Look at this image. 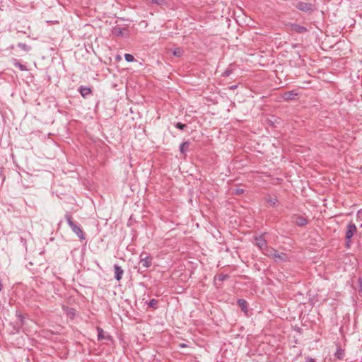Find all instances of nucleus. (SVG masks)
I'll return each mask as SVG.
<instances>
[{
    "label": "nucleus",
    "mask_w": 362,
    "mask_h": 362,
    "mask_svg": "<svg viewBox=\"0 0 362 362\" xmlns=\"http://www.w3.org/2000/svg\"><path fill=\"white\" fill-rule=\"evenodd\" d=\"M264 255L273 259L276 262H284L288 260V257L286 253H279L274 248H269Z\"/></svg>",
    "instance_id": "1"
},
{
    "label": "nucleus",
    "mask_w": 362,
    "mask_h": 362,
    "mask_svg": "<svg viewBox=\"0 0 362 362\" xmlns=\"http://www.w3.org/2000/svg\"><path fill=\"white\" fill-rule=\"evenodd\" d=\"M65 218L69 226L71 227L72 231L76 234L80 240H84L85 234L83 230L76 223L73 221L71 215L70 214H66L65 215Z\"/></svg>",
    "instance_id": "2"
},
{
    "label": "nucleus",
    "mask_w": 362,
    "mask_h": 362,
    "mask_svg": "<svg viewBox=\"0 0 362 362\" xmlns=\"http://www.w3.org/2000/svg\"><path fill=\"white\" fill-rule=\"evenodd\" d=\"M357 232V228L356 225L353 223H349L346 226V245L347 247H350L351 244V238L354 236V234Z\"/></svg>",
    "instance_id": "3"
},
{
    "label": "nucleus",
    "mask_w": 362,
    "mask_h": 362,
    "mask_svg": "<svg viewBox=\"0 0 362 362\" xmlns=\"http://www.w3.org/2000/svg\"><path fill=\"white\" fill-rule=\"evenodd\" d=\"M255 244L263 252L264 254V252H267L269 248L267 246V240L263 237V235L255 238Z\"/></svg>",
    "instance_id": "4"
},
{
    "label": "nucleus",
    "mask_w": 362,
    "mask_h": 362,
    "mask_svg": "<svg viewBox=\"0 0 362 362\" xmlns=\"http://www.w3.org/2000/svg\"><path fill=\"white\" fill-rule=\"evenodd\" d=\"M139 264L146 270L152 264V257L148 256L146 253H141L140 255Z\"/></svg>",
    "instance_id": "5"
},
{
    "label": "nucleus",
    "mask_w": 362,
    "mask_h": 362,
    "mask_svg": "<svg viewBox=\"0 0 362 362\" xmlns=\"http://www.w3.org/2000/svg\"><path fill=\"white\" fill-rule=\"evenodd\" d=\"M296 7L300 11L308 13L312 12L315 9V7L313 4L303 1L298 2L296 4Z\"/></svg>",
    "instance_id": "6"
},
{
    "label": "nucleus",
    "mask_w": 362,
    "mask_h": 362,
    "mask_svg": "<svg viewBox=\"0 0 362 362\" xmlns=\"http://www.w3.org/2000/svg\"><path fill=\"white\" fill-rule=\"evenodd\" d=\"M292 222L298 226H303L308 223V220L300 215H294L292 216Z\"/></svg>",
    "instance_id": "7"
},
{
    "label": "nucleus",
    "mask_w": 362,
    "mask_h": 362,
    "mask_svg": "<svg viewBox=\"0 0 362 362\" xmlns=\"http://www.w3.org/2000/svg\"><path fill=\"white\" fill-rule=\"evenodd\" d=\"M289 26L291 28V31L296 33L303 34L308 31V29L305 27L300 25L296 23H291L289 25Z\"/></svg>",
    "instance_id": "8"
},
{
    "label": "nucleus",
    "mask_w": 362,
    "mask_h": 362,
    "mask_svg": "<svg viewBox=\"0 0 362 362\" xmlns=\"http://www.w3.org/2000/svg\"><path fill=\"white\" fill-rule=\"evenodd\" d=\"M114 270H115V278L117 281H120L124 274V270L122 269L121 267H119L117 264L114 265Z\"/></svg>",
    "instance_id": "9"
},
{
    "label": "nucleus",
    "mask_w": 362,
    "mask_h": 362,
    "mask_svg": "<svg viewBox=\"0 0 362 362\" xmlns=\"http://www.w3.org/2000/svg\"><path fill=\"white\" fill-rule=\"evenodd\" d=\"M298 95L294 90L287 91L283 94V98L286 100H291L295 99V98Z\"/></svg>",
    "instance_id": "10"
},
{
    "label": "nucleus",
    "mask_w": 362,
    "mask_h": 362,
    "mask_svg": "<svg viewBox=\"0 0 362 362\" xmlns=\"http://www.w3.org/2000/svg\"><path fill=\"white\" fill-rule=\"evenodd\" d=\"M78 91L80 92V93L81 94V95L83 97V98H86L87 97V95H90V93H91V89L89 87H86V86H80V88H78Z\"/></svg>",
    "instance_id": "11"
},
{
    "label": "nucleus",
    "mask_w": 362,
    "mask_h": 362,
    "mask_svg": "<svg viewBox=\"0 0 362 362\" xmlns=\"http://www.w3.org/2000/svg\"><path fill=\"white\" fill-rule=\"evenodd\" d=\"M190 143L189 141H185L180 146V151L182 153L185 154L189 150Z\"/></svg>",
    "instance_id": "12"
},
{
    "label": "nucleus",
    "mask_w": 362,
    "mask_h": 362,
    "mask_svg": "<svg viewBox=\"0 0 362 362\" xmlns=\"http://www.w3.org/2000/svg\"><path fill=\"white\" fill-rule=\"evenodd\" d=\"M12 62H13V65L19 68L21 71H27L28 70L26 66L25 65L21 64L18 59L13 58Z\"/></svg>",
    "instance_id": "13"
},
{
    "label": "nucleus",
    "mask_w": 362,
    "mask_h": 362,
    "mask_svg": "<svg viewBox=\"0 0 362 362\" xmlns=\"http://www.w3.org/2000/svg\"><path fill=\"white\" fill-rule=\"evenodd\" d=\"M238 305L241 308L242 310L244 312H247V303L243 299L238 300Z\"/></svg>",
    "instance_id": "14"
},
{
    "label": "nucleus",
    "mask_w": 362,
    "mask_h": 362,
    "mask_svg": "<svg viewBox=\"0 0 362 362\" xmlns=\"http://www.w3.org/2000/svg\"><path fill=\"white\" fill-rule=\"evenodd\" d=\"M112 33L116 36H122L124 34V28L121 27H115L112 29Z\"/></svg>",
    "instance_id": "15"
},
{
    "label": "nucleus",
    "mask_w": 362,
    "mask_h": 362,
    "mask_svg": "<svg viewBox=\"0 0 362 362\" xmlns=\"http://www.w3.org/2000/svg\"><path fill=\"white\" fill-rule=\"evenodd\" d=\"M97 331H98V340H102L103 339H110V337H105V335H104V331L102 328L98 327H97Z\"/></svg>",
    "instance_id": "16"
},
{
    "label": "nucleus",
    "mask_w": 362,
    "mask_h": 362,
    "mask_svg": "<svg viewBox=\"0 0 362 362\" xmlns=\"http://www.w3.org/2000/svg\"><path fill=\"white\" fill-rule=\"evenodd\" d=\"M334 356L339 359H342L344 356V351L342 349L339 347V348H337V349L334 354Z\"/></svg>",
    "instance_id": "17"
},
{
    "label": "nucleus",
    "mask_w": 362,
    "mask_h": 362,
    "mask_svg": "<svg viewBox=\"0 0 362 362\" xmlns=\"http://www.w3.org/2000/svg\"><path fill=\"white\" fill-rule=\"evenodd\" d=\"M183 52L184 51L182 48L177 47L173 50V54L174 56L180 57L183 54Z\"/></svg>",
    "instance_id": "18"
},
{
    "label": "nucleus",
    "mask_w": 362,
    "mask_h": 362,
    "mask_svg": "<svg viewBox=\"0 0 362 362\" xmlns=\"http://www.w3.org/2000/svg\"><path fill=\"white\" fill-rule=\"evenodd\" d=\"M18 47L25 52H28L30 49V47L28 45L22 42H19L18 44Z\"/></svg>",
    "instance_id": "19"
},
{
    "label": "nucleus",
    "mask_w": 362,
    "mask_h": 362,
    "mask_svg": "<svg viewBox=\"0 0 362 362\" xmlns=\"http://www.w3.org/2000/svg\"><path fill=\"white\" fill-rule=\"evenodd\" d=\"M124 59L128 62H132L134 60V56L131 54H125Z\"/></svg>",
    "instance_id": "20"
},
{
    "label": "nucleus",
    "mask_w": 362,
    "mask_h": 362,
    "mask_svg": "<svg viewBox=\"0 0 362 362\" xmlns=\"http://www.w3.org/2000/svg\"><path fill=\"white\" fill-rule=\"evenodd\" d=\"M267 202L271 205V206H276V204L278 203V200L276 198H269L267 199Z\"/></svg>",
    "instance_id": "21"
},
{
    "label": "nucleus",
    "mask_w": 362,
    "mask_h": 362,
    "mask_svg": "<svg viewBox=\"0 0 362 362\" xmlns=\"http://www.w3.org/2000/svg\"><path fill=\"white\" fill-rule=\"evenodd\" d=\"M157 303H158V301L156 299H151L148 302V305L151 308H156V305H157Z\"/></svg>",
    "instance_id": "22"
},
{
    "label": "nucleus",
    "mask_w": 362,
    "mask_h": 362,
    "mask_svg": "<svg viewBox=\"0 0 362 362\" xmlns=\"http://www.w3.org/2000/svg\"><path fill=\"white\" fill-rule=\"evenodd\" d=\"M175 126L176 128L180 129L181 130H183L186 127V124H182L180 122L176 123Z\"/></svg>",
    "instance_id": "23"
},
{
    "label": "nucleus",
    "mask_w": 362,
    "mask_h": 362,
    "mask_svg": "<svg viewBox=\"0 0 362 362\" xmlns=\"http://www.w3.org/2000/svg\"><path fill=\"white\" fill-rule=\"evenodd\" d=\"M244 192V190L240 188H237L235 191V194L238 195H240Z\"/></svg>",
    "instance_id": "24"
},
{
    "label": "nucleus",
    "mask_w": 362,
    "mask_h": 362,
    "mask_svg": "<svg viewBox=\"0 0 362 362\" xmlns=\"http://www.w3.org/2000/svg\"><path fill=\"white\" fill-rule=\"evenodd\" d=\"M153 3L157 4H162L164 3V0H151Z\"/></svg>",
    "instance_id": "25"
},
{
    "label": "nucleus",
    "mask_w": 362,
    "mask_h": 362,
    "mask_svg": "<svg viewBox=\"0 0 362 362\" xmlns=\"http://www.w3.org/2000/svg\"><path fill=\"white\" fill-rule=\"evenodd\" d=\"M305 362H316V361H315V360L314 358L308 356V357L305 358Z\"/></svg>",
    "instance_id": "26"
},
{
    "label": "nucleus",
    "mask_w": 362,
    "mask_h": 362,
    "mask_svg": "<svg viewBox=\"0 0 362 362\" xmlns=\"http://www.w3.org/2000/svg\"><path fill=\"white\" fill-rule=\"evenodd\" d=\"M230 70H226L223 73V76H228L230 74Z\"/></svg>",
    "instance_id": "27"
},
{
    "label": "nucleus",
    "mask_w": 362,
    "mask_h": 362,
    "mask_svg": "<svg viewBox=\"0 0 362 362\" xmlns=\"http://www.w3.org/2000/svg\"><path fill=\"white\" fill-rule=\"evenodd\" d=\"M186 346H187V345L185 344H180V347L183 348V347H186Z\"/></svg>",
    "instance_id": "28"
},
{
    "label": "nucleus",
    "mask_w": 362,
    "mask_h": 362,
    "mask_svg": "<svg viewBox=\"0 0 362 362\" xmlns=\"http://www.w3.org/2000/svg\"><path fill=\"white\" fill-rule=\"evenodd\" d=\"M362 214V212L361 211H358V216H360V215Z\"/></svg>",
    "instance_id": "29"
},
{
    "label": "nucleus",
    "mask_w": 362,
    "mask_h": 362,
    "mask_svg": "<svg viewBox=\"0 0 362 362\" xmlns=\"http://www.w3.org/2000/svg\"><path fill=\"white\" fill-rule=\"evenodd\" d=\"M361 171L362 172V166L360 168Z\"/></svg>",
    "instance_id": "30"
}]
</instances>
